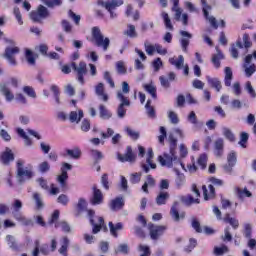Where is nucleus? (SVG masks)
<instances>
[{
    "label": "nucleus",
    "mask_w": 256,
    "mask_h": 256,
    "mask_svg": "<svg viewBox=\"0 0 256 256\" xmlns=\"http://www.w3.org/2000/svg\"><path fill=\"white\" fill-rule=\"evenodd\" d=\"M69 243H70L69 238L67 236H64L62 238V245L58 250L60 255L67 256V249L69 247Z\"/></svg>",
    "instance_id": "e433bc0d"
},
{
    "label": "nucleus",
    "mask_w": 256,
    "mask_h": 256,
    "mask_svg": "<svg viewBox=\"0 0 256 256\" xmlns=\"http://www.w3.org/2000/svg\"><path fill=\"white\" fill-rule=\"evenodd\" d=\"M0 92L4 95L6 101L11 102L15 99V95L11 93V90L5 84H0Z\"/></svg>",
    "instance_id": "cd10ccee"
},
{
    "label": "nucleus",
    "mask_w": 256,
    "mask_h": 256,
    "mask_svg": "<svg viewBox=\"0 0 256 256\" xmlns=\"http://www.w3.org/2000/svg\"><path fill=\"white\" fill-rule=\"evenodd\" d=\"M92 205H101L103 203V192H101L97 186H93V195L90 199Z\"/></svg>",
    "instance_id": "6ab92c4d"
},
{
    "label": "nucleus",
    "mask_w": 256,
    "mask_h": 256,
    "mask_svg": "<svg viewBox=\"0 0 256 256\" xmlns=\"http://www.w3.org/2000/svg\"><path fill=\"white\" fill-rule=\"evenodd\" d=\"M236 193L239 199H245V197H253V193H251V191H249L247 188H237Z\"/></svg>",
    "instance_id": "37998d69"
},
{
    "label": "nucleus",
    "mask_w": 256,
    "mask_h": 256,
    "mask_svg": "<svg viewBox=\"0 0 256 256\" xmlns=\"http://www.w3.org/2000/svg\"><path fill=\"white\" fill-rule=\"evenodd\" d=\"M25 161L19 159L16 162V181L18 185H25L27 181H31L35 177L33 167L25 168Z\"/></svg>",
    "instance_id": "f03ea898"
},
{
    "label": "nucleus",
    "mask_w": 256,
    "mask_h": 256,
    "mask_svg": "<svg viewBox=\"0 0 256 256\" xmlns=\"http://www.w3.org/2000/svg\"><path fill=\"white\" fill-rule=\"evenodd\" d=\"M208 84L212 89H215L218 93L223 89V86L221 85V80L219 78H211V76L206 77Z\"/></svg>",
    "instance_id": "393cba45"
},
{
    "label": "nucleus",
    "mask_w": 256,
    "mask_h": 256,
    "mask_svg": "<svg viewBox=\"0 0 256 256\" xmlns=\"http://www.w3.org/2000/svg\"><path fill=\"white\" fill-rule=\"evenodd\" d=\"M170 215L176 223H179L181 219H185V212L179 214V202H174L170 210Z\"/></svg>",
    "instance_id": "f3484780"
},
{
    "label": "nucleus",
    "mask_w": 256,
    "mask_h": 256,
    "mask_svg": "<svg viewBox=\"0 0 256 256\" xmlns=\"http://www.w3.org/2000/svg\"><path fill=\"white\" fill-rule=\"evenodd\" d=\"M32 199L36 205V209L38 211H41V209H43V207H45V202H43V197L41 196V194L39 192H34L32 195Z\"/></svg>",
    "instance_id": "a878e982"
},
{
    "label": "nucleus",
    "mask_w": 256,
    "mask_h": 256,
    "mask_svg": "<svg viewBox=\"0 0 256 256\" xmlns=\"http://www.w3.org/2000/svg\"><path fill=\"white\" fill-rule=\"evenodd\" d=\"M225 78L224 83L226 87H231V81H233V71L231 70V67H226L224 70Z\"/></svg>",
    "instance_id": "c9c22d12"
},
{
    "label": "nucleus",
    "mask_w": 256,
    "mask_h": 256,
    "mask_svg": "<svg viewBox=\"0 0 256 256\" xmlns=\"http://www.w3.org/2000/svg\"><path fill=\"white\" fill-rule=\"evenodd\" d=\"M44 5L47 7L53 8V7H59V5H62V0H41Z\"/></svg>",
    "instance_id": "603ef678"
},
{
    "label": "nucleus",
    "mask_w": 256,
    "mask_h": 256,
    "mask_svg": "<svg viewBox=\"0 0 256 256\" xmlns=\"http://www.w3.org/2000/svg\"><path fill=\"white\" fill-rule=\"evenodd\" d=\"M116 71L119 75H125L127 73V68L125 67V62L118 61L116 62Z\"/></svg>",
    "instance_id": "864d4df0"
},
{
    "label": "nucleus",
    "mask_w": 256,
    "mask_h": 256,
    "mask_svg": "<svg viewBox=\"0 0 256 256\" xmlns=\"http://www.w3.org/2000/svg\"><path fill=\"white\" fill-rule=\"evenodd\" d=\"M38 171L39 173H48V171H51V165L47 161H43L38 165Z\"/></svg>",
    "instance_id": "09e8293b"
},
{
    "label": "nucleus",
    "mask_w": 256,
    "mask_h": 256,
    "mask_svg": "<svg viewBox=\"0 0 256 256\" xmlns=\"http://www.w3.org/2000/svg\"><path fill=\"white\" fill-rule=\"evenodd\" d=\"M142 173L141 172H136V173H132L130 174V183L132 185H137V183L141 182V177H142Z\"/></svg>",
    "instance_id": "8fccbe9b"
},
{
    "label": "nucleus",
    "mask_w": 256,
    "mask_h": 256,
    "mask_svg": "<svg viewBox=\"0 0 256 256\" xmlns=\"http://www.w3.org/2000/svg\"><path fill=\"white\" fill-rule=\"evenodd\" d=\"M47 17H49V10L43 5H39L37 11L30 13V19L34 23H39L42 19H47Z\"/></svg>",
    "instance_id": "6e6552de"
},
{
    "label": "nucleus",
    "mask_w": 256,
    "mask_h": 256,
    "mask_svg": "<svg viewBox=\"0 0 256 256\" xmlns=\"http://www.w3.org/2000/svg\"><path fill=\"white\" fill-rule=\"evenodd\" d=\"M55 227H56V229L58 227H61L62 231H64V233H70L71 232V226H69V224L67 222H65V221L57 222L55 224Z\"/></svg>",
    "instance_id": "13d9d810"
},
{
    "label": "nucleus",
    "mask_w": 256,
    "mask_h": 256,
    "mask_svg": "<svg viewBox=\"0 0 256 256\" xmlns=\"http://www.w3.org/2000/svg\"><path fill=\"white\" fill-rule=\"evenodd\" d=\"M66 154L68 157H71V159H81V149L78 147L73 149H67Z\"/></svg>",
    "instance_id": "a19ab883"
},
{
    "label": "nucleus",
    "mask_w": 256,
    "mask_h": 256,
    "mask_svg": "<svg viewBox=\"0 0 256 256\" xmlns=\"http://www.w3.org/2000/svg\"><path fill=\"white\" fill-rule=\"evenodd\" d=\"M61 25L65 33H73V25H71V22L62 20Z\"/></svg>",
    "instance_id": "6e6d98bb"
},
{
    "label": "nucleus",
    "mask_w": 256,
    "mask_h": 256,
    "mask_svg": "<svg viewBox=\"0 0 256 256\" xmlns=\"http://www.w3.org/2000/svg\"><path fill=\"white\" fill-rule=\"evenodd\" d=\"M225 253H229V248L225 245L214 248V255L221 256V255H225Z\"/></svg>",
    "instance_id": "052dcab7"
},
{
    "label": "nucleus",
    "mask_w": 256,
    "mask_h": 256,
    "mask_svg": "<svg viewBox=\"0 0 256 256\" xmlns=\"http://www.w3.org/2000/svg\"><path fill=\"white\" fill-rule=\"evenodd\" d=\"M225 223H229L233 229H238L239 227V220L232 218L229 214H226L224 217Z\"/></svg>",
    "instance_id": "de8ad7c7"
},
{
    "label": "nucleus",
    "mask_w": 256,
    "mask_h": 256,
    "mask_svg": "<svg viewBox=\"0 0 256 256\" xmlns=\"http://www.w3.org/2000/svg\"><path fill=\"white\" fill-rule=\"evenodd\" d=\"M153 157V148H149L147 152L146 164L141 165L145 173H149L151 169H157V164L153 163Z\"/></svg>",
    "instance_id": "ddd939ff"
},
{
    "label": "nucleus",
    "mask_w": 256,
    "mask_h": 256,
    "mask_svg": "<svg viewBox=\"0 0 256 256\" xmlns=\"http://www.w3.org/2000/svg\"><path fill=\"white\" fill-rule=\"evenodd\" d=\"M56 201L60 205H63L64 207H67V205H69V196H67L66 194H61V195L58 196Z\"/></svg>",
    "instance_id": "4d7b16f0"
},
{
    "label": "nucleus",
    "mask_w": 256,
    "mask_h": 256,
    "mask_svg": "<svg viewBox=\"0 0 256 256\" xmlns=\"http://www.w3.org/2000/svg\"><path fill=\"white\" fill-rule=\"evenodd\" d=\"M117 158L121 163H133V161H135V154L133 153L131 146H127L126 153L124 155L118 154Z\"/></svg>",
    "instance_id": "dca6fc26"
},
{
    "label": "nucleus",
    "mask_w": 256,
    "mask_h": 256,
    "mask_svg": "<svg viewBox=\"0 0 256 256\" xmlns=\"http://www.w3.org/2000/svg\"><path fill=\"white\" fill-rule=\"evenodd\" d=\"M23 92L28 96L31 97L32 99H37V93H35V89L31 86H24L23 87Z\"/></svg>",
    "instance_id": "3c124183"
},
{
    "label": "nucleus",
    "mask_w": 256,
    "mask_h": 256,
    "mask_svg": "<svg viewBox=\"0 0 256 256\" xmlns=\"http://www.w3.org/2000/svg\"><path fill=\"white\" fill-rule=\"evenodd\" d=\"M222 59H225V56L222 52H220L219 49H217V54H214L212 56V63L216 69H219V67H221Z\"/></svg>",
    "instance_id": "7c9ffc66"
},
{
    "label": "nucleus",
    "mask_w": 256,
    "mask_h": 256,
    "mask_svg": "<svg viewBox=\"0 0 256 256\" xmlns=\"http://www.w3.org/2000/svg\"><path fill=\"white\" fill-rule=\"evenodd\" d=\"M149 187H155V178H153L151 175L146 176V181L142 185V191L144 193H149Z\"/></svg>",
    "instance_id": "c85d7f7f"
},
{
    "label": "nucleus",
    "mask_w": 256,
    "mask_h": 256,
    "mask_svg": "<svg viewBox=\"0 0 256 256\" xmlns=\"http://www.w3.org/2000/svg\"><path fill=\"white\" fill-rule=\"evenodd\" d=\"M20 51L19 47H7L3 54V58L8 61L9 65L16 67L17 59H15V55H19Z\"/></svg>",
    "instance_id": "9d476101"
},
{
    "label": "nucleus",
    "mask_w": 256,
    "mask_h": 256,
    "mask_svg": "<svg viewBox=\"0 0 256 256\" xmlns=\"http://www.w3.org/2000/svg\"><path fill=\"white\" fill-rule=\"evenodd\" d=\"M86 213L90 224L92 225V233L93 235H97V233L103 229L105 225V219H103V217H98V222L95 223V220L93 219V217H95V210L87 209Z\"/></svg>",
    "instance_id": "423d86ee"
},
{
    "label": "nucleus",
    "mask_w": 256,
    "mask_h": 256,
    "mask_svg": "<svg viewBox=\"0 0 256 256\" xmlns=\"http://www.w3.org/2000/svg\"><path fill=\"white\" fill-rule=\"evenodd\" d=\"M36 182L39 184L41 189H44V191H49V183L45 178L40 177L36 180Z\"/></svg>",
    "instance_id": "e2e57ef3"
},
{
    "label": "nucleus",
    "mask_w": 256,
    "mask_h": 256,
    "mask_svg": "<svg viewBox=\"0 0 256 256\" xmlns=\"http://www.w3.org/2000/svg\"><path fill=\"white\" fill-rule=\"evenodd\" d=\"M50 91H52L54 95L56 105H61V99H60L61 92L59 91V86L52 85L50 87Z\"/></svg>",
    "instance_id": "c03bdc74"
},
{
    "label": "nucleus",
    "mask_w": 256,
    "mask_h": 256,
    "mask_svg": "<svg viewBox=\"0 0 256 256\" xmlns=\"http://www.w3.org/2000/svg\"><path fill=\"white\" fill-rule=\"evenodd\" d=\"M6 241H7L8 245H9L10 249H12V251H17V252L20 251V246L17 243V240L15 239L14 236L7 235L6 236Z\"/></svg>",
    "instance_id": "72a5a7b5"
},
{
    "label": "nucleus",
    "mask_w": 256,
    "mask_h": 256,
    "mask_svg": "<svg viewBox=\"0 0 256 256\" xmlns=\"http://www.w3.org/2000/svg\"><path fill=\"white\" fill-rule=\"evenodd\" d=\"M144 91L151 95L152 99H157V88L153 84H144Z\"/></svg>",
    "instance_id": "58836bf2"
},
{
    "label": "nucleus",
    "mask_w": 256,
    "mask_h": 256,
    "mask_svg": "<svg viewBox=\"0 0 256 256\" xmlns=\"http://www.w3.org/2000/svg\"><path fill=\"white\" fill-rule=\"evenodd\" d=\"M82 117H83V110H79L78 113L77 111H72L69 114V121L71 123H80Z\"/></svg>",
    "instance_id": "473e14b6"
},
{
    "label": "nucleus",
    "mask_w": 256,
    "mask_h": 256,
    "mask_svg": "<svg viewBox=\"0 0 256 256\" xmlns=\"http://www.w3.org/2000/svg\"><path fill=\"white\" fill-rule=\"evenodd\" d=\"M139 251H141L143 253L141 256H150L151 255V249L147 245L140 244Z\"/></svg>",
    "instance_id": "774afa93"
},
{
    "label": "nucleus",
    "mask_w": 256,
    "mask_h": 256,
    "mask_svg": "<svg viewBox=\"0 0 256 256\" xmlns=\"http://www.w3.org/2000/svg\"><path fill=\"white\" fill-rule=\"evenodd\" d=\"M0 161L2 165H9L10 161H15V156L11 149L7 148L6 151L2 153Z\"/></svg>",
    "instance_id": "412c9836"
},
{
    "label": "nucleus",
    "mask_w": 256,
    "mask_h": 256,
    "mask_svg": "<svg viewBox=\"0 0 256 256\" xmlns=\"http://www.w3.org/2000/svg\"><path fill=\"white\" fill-rule=\"evenodd\" d=\"M222 135L225 137V139H227L231 143H234L235 134H233V131H231V129H229L227 127H223L222 128Z\"/></svg>",
    "instance_id": "79ce46f5"
},
{
    "label": "nucleus",
    "mask_w": 256,
    "mask_h": 256,
    "mask_svg": "<svg viewBox=\"0 0 256 256\" xmlns=\"http://www.w3.org/2000/svg\"><path fill=\"white\" fill-rule=\"evenodd\" d=\"M146 113L150 119H155L157 114H155V108L151 106V100H147L145 105Z\"/></svg>",
    "instance_id": "49530a36"
},
{
    "label": "nucleus",
    "mask_w": 256,
    "mask_h": 256,
    "mask_svg": "<svg viewBox=\"0 0 256 256\" xmlns=\"http://www.w3.org/2000/svg\"><path fill=\"white\" fill-rule=\"evenodd\" d=\"M253 60V55L249 54L245 57V61L243 64V69L246 77H251L254 73H256V65L251 64Z\"/></svg>",
    "instance_id": "f8f14e48"
},
{
    "label": "nucleus",
    "mask_w": 256,
    "mask_h": 256,
    "mask_svg": "<svg viewBox=\"0 0 256 256\" xmlns=\"http://www.w3.org/2000/svg\"><path fill=\"white\" fill-rule=\"evenodd\" d=\"M125 131H126L127 135H129V137H131V139H133L134 141H137V139H139V132H137L129 127H126Z\"/></svg>",
    "instance_id": "0e129e2a"
},
{
    "label": "nucleus",
    "mask_w": 256,
    "mask_h": 256,
    "mask_svg": "<svg viewBox=\"0 0 256 256\" xmlns=\"http://www.w3.org/2000/svg\"><path fill=\"white\" fill-rule=\"evenodd\" d=\"M148 230L150 233V238L153 241H157V239H159V237H161L163 235V233H165V231H167V226L155 225L153 223H148Z\"/></svg>",
    "instance_id": "1a4fd4ad"
},
{
    "label": "nucleus",
    "mask_w": 256,
    "mask_h": 256,
    "mask_svg": "<svg viewBox=\"0 0 256 256\" xmlns=\"http://www.w3.org/2000/svg\"><path fill=\"white\" fill-rule=\"evenodd\" d=\"M208 189L209 190H207V186H202L205 201H209V199H213V197H215V187H213V184H210Z\"/></svg>",
    "instance_id": "b1692460"
},
{
    "label": "nucleus",
    "mask_w": 256,
    "mask_h": 256,
    "mask_svg": "<svg viewBox=\"0 0 256 256\" xmlns=\"http://www.w3.org/2000/svg\"><path fill=\"white\" fill-rule=\"evenodd\" d=\"M180 35L182 37L180 39L182 51H184V53H187V47H189V39H193V34L182 30L180 31Z\"/></svg>",
    "instance_id": "a211bd4d"
},
{
    "label": "nucleus",
    "mask_w": 256,
    "mask_h": 256,
    "mask_svg": "<svg viewBox=\"0 0 256 256\" xmlns=\"http://www.w3.org/2000/svg\"><path fill=\"white\" fill-rule=\"evenodd\" d=\"M247 141H249V134H247L246 132H242L240 134V141L238 142V144L240 145V147L245 149L247 147V145H245Z\"/></svg>",
    "instance_id": "5fc2aeb1"
},
{
    "label": "nucleus",
    "mask_w": 256,
    "mask_h": 256,
    "mask_svg": "<svg viewBox=\"0 0 256 256\" xmlns=\"http://www.w3.org/2000/svg\"><path fill=\"white\" fill-rule=\"evenodd\" d=\"M95 93H96L97 97H99V99H101V101H103L104 103H107V101H109V95L107 93H105V87H104L103 83L100 82L96 86Z\"/></svg>",
    "instance_id": "aec40b11"
},
{
    "label": "nucleus",
    "mask_w": 256,
    "mask_h": 256,
    "mask_svg": "<svg viewBox=\"0 0 256 256\" xmlns=\"http://www.w3.org/2000/svg\"><path fill=\"white\" fill-rule=\"evenodd\" d=\"M71 67L73 69V71H75V73H77L78 76V81L79 83H81V85L85 84V78H83L84 75H87V63H85L84 61L79 62V65L77 66V64L75 62L71 63Z\"/></svg>",
    "instance_id": "0eeeda50"
},
{
    "label": "nucleus",
    "mask_w": 256,
    "mask_h": 256,
    "mask_svg": "<svg viewBox=\"0 0 256 256\" xmlns=\"http://www.w3.org/2000/svg\"><path fill=\"white\" fill-rule=\"evenodd\" d=\"M97 5L106 9V11L110 13L111 19H116L117 13H115V9L123 5V0H111V1L98 0Z\"/></svg>",
    "instance_id": "39448f33"
},
{
    "label": "nucleus",
    "mask_w": 256,
    "mask_h": 256,
    "mask_svg": "<svg viewBox=\"0 0 256 256\" xmlns=\"http://www.w3.org/2000/svg\"><path fill=\"white\" fill-rule=\"evenodd\" d=\"M123 35L126 37H130V39H135L138 37L137 30L135 29V25L128 24L127 29L123 32Z\"/></svg>",
    "instance_id": "2f4dec72"
},
{
    "label": "nucleus",
    "mask_w": 256,
    "mask_h": 256,
    "mask_svg": "<svg viewBox=\"0 0 256 256\" xmlns=\"http://www.w3.org/2000/svg\"><path fill=\"white\" fill-rule=\"evenodd\" d=\"M169 141V153H164L163 156L158 157L159 163L162 167H168L169 169L174 168V171L177 175L176 185L177 187H182L185 185V175L179 173V169H185V164L181 162V159L177 156V138L173 134H170L168 137Z\"/></svg>",
    "instance_id": "f257e3e1"
},
{
    "label": "nucleus",
    "mask_w": 256,
    "mask_h": 256,
    "mask_svg": "<svg viewBox=\"0 0 256 256\" xmlns=\"http://www.w3.org/2000/svg\"><path fill=\"white\" fill-rule=\"evenodd\" d=\"M67 179H69V174L65 168H61V175H58L56 181L59 183L60 187H67Z\"/></svg>",
    "instance_id": "5701e85b"
},
{
    "label": "nucleus",
    "mask_w": 256,
    "mask_h": 256,
    "mask_svg": "<svg viewBox=\"0 0 256 256\" xmlns=\"http://www.w3.org/2000/svg\"><path fill=\"white\" fill-rule=\"evenodd\" d=\"M125 206V200L123 197H117L110 202V209L111 211H119V209H123Z\"/></svg>",
    "instance_id": "4be33fe9"
},
{
    "label": "nucleus",
    "mask_w": 256,
    "mask_h": 256,
    "mask_svg": "<svg viewBox=\"0 0 256 256\" xmlns=\"http://www.w3.org/2000/svg\"><path fill=\"white\" fill-rule=\"evenodd\" d=\"M161 17L164 21V25L166 29H169V31H173V24L171 23V18H169V14L167 12H162Z\"/></svg>",
    "instance_id": "a18cd8bd"
},
{
    "label": "nucleus",
    "mask_w": 256,
    "mask_h": 256,
    "mask_svg": "<svg viewBox=\"0 0 256 256\" xmlns=\"http://www.w3.org/2000/svg\"><path fill=\"white\" fill-rule=\"evenodd\" d=\"M115 253H123L127 255L129 253V245L127 244H120L117 249H115Z\"/></svg>",
    "instance_id": "69168bd1"
},
{
    "label": "nucleus",
    "mask_w": 256,
    "mask_h": 256,
    "mask_svg": "<svg viewBox=\"0 0 256 256\" xmlns=\"http://www.w3.org/2000/svg\"><path fill=\"white\" fill-rule=\"evenodd\" d=\"M99 115H100V118L104 120L111 119V117L113 116V114H111L107 110V107H105V105L103 104L99 105Z\"/></svg>",
    "instance_id": "4c0bfd02"
},
{
    "label": "nucleus",
    "mask_w": 256,
    "mask_h": 256,
    "mask_svg": "<svg viewBox=\"0 0 256 256\" xmlns=\"http://www.w3.org/2000/svg\"><path fill=\"white\" fill-rule=\"evenodd\" d=\"M116 99L120 102L116 110L117 117L124 119L125 115H127V109H125V107H131V101L129 97L123 95L121 92L116 94Z\"/></svg>",
    "instance_id": "20e7f679"
},
{
    "label": "nucleus",
    "mask_w": 256,
    "mask_h": 256,
    "mask_svg": "<svg viewBox=\"0 0 256 256\" xmlns=\"http://www.w3.org/2000/svg\"><path fill=\"white\" fill-rule=\"evenodd\" d=\"M197 163H198V165L201 166L202 169H205V167H207V156H206V154L200 155V157L198 158Z\"/></svg>",
    "instance_id": "338daca9"
},
{
    "label": "nucleus",
    "mask_w": 256,
    "mask_h": 256,
    "mask_svg": "<svg viewBox=\"0 0 256 256\" xmlns=\"http://www.w3.org/2000/svg\"><path fill=\"white\" fill-rule=\"evenodd\" d=\"M92 35V43L96 45V47H101L103 51H107L111 45V40L108 37L103 35L100 27H93L91 30Z\"/></svg>",
    "instance_id": "7ed1b4c3"
},
{
    "label": "nucleus",
    "mask_w": 256,
    "mask_h": 256,
    "mask_svg": "<svg viewBox=\"0 0 256 256\" xmlns=\"http://www.w3.org/2000/svg\"><path fill=\"white\" fill-rule=\"evenodd\" d=\"M108 226L113 237H118L117 231H123V223L121 222H118L116 225L113 222H109Z\"/></svg>",
    "instance_id": "c756f323"
},
{
    "label": "nucleus",
    "mask_w": 256,
    "mask_h": 256,
    "mask_svg": "<svg viewBox=\"0 0 256 256\" xmlns=\"http://www.w3.org/2000/svg\"><path fill=\"white\" fill-rule=\"evenodd\" d=\"M144 47H145V51H146L147 55L151 56L156 51V44L153 45V44H150L149 42H145Z\"/></svg>",
    "instance_id": "680f3d73"
},
{
    "label": "nucleus",
    "mask_w": 256,
    "mask_h": 256,
    "mask_svg": "<svg viewBox=\"0 0 256 256\" xmlns=\"http://www.w3.org/2000/svg\"><path fill=\"white\" fill-rule=\"evenodd\" d=\"M168 119L172 125H177L179 123V116L173 111L168 112Z\"/></svg>",
    "instance_id": "bf43d9fd"
},
{
    "label": "nucleus",
    "mask_w": 256,
    "mask_h": 256,
    "mask_svg": "<svg viewBox=\"0 0 256 256\" xmlns=\"http://www.w3.org/2000/svg\"><path fill=\"white\" fill-rule=\"evenodd\" d=\"M172 11L175 13L176 21H181V15H183V9L179 7V0H173Z\"/></svg>",
    "instance_id": "f704fd0d"
},
{
    "label": "nucleus",
    "mask_w": 256,
    "mask_h": 256,
    "mask_svg": "<svg viewBox=\"0 0 256 256\" xmlns=\"http://www.w3.org/2000/svg\"><path fill=\"white\" fill-rule=\"evenodd\" d=\"M169 192H160L156 197L157 205H165L167 203V199H169Z\"/></svg>",
    "instance_id": "ea45409f"
},
{
    "label": "nucleus",
    "mask_w": 256,
    "mask_h": 256,
    "mask_svg": "<svg viewBox=\"0 0 256 256\" xmlns=\"http://www.w3.org/2000/svg\"><path fill=\"white\" fill-rule=\"evenodd\" d=\"M227 163L228 164L224 165V171L231 175V173H233V167H235V165L237 164V152L231 151L228 154Z\"/></svg>",
    "instance_id": "4468645a"
},
{
    "label": "nucleus",
    "mask_w": 256,
    "mask_h": 256,
    "mask_svg": "<svg viewBox=\"0 0 256 256\" xmlns=\"http://www.w3.org/2000/svg\"><path fill=\"white\" fill-rule=\"evenodd\" d=\"M223 153H225V140L218 138L214 141V155L217 159H221Z\"/></svg>",
    "instance_id": "2eb2a0df"
},
{
    "label": "nucleus",
    "mask_w": 256,
    "mask_h": 256,
    "mask_svg": "<svg viewBox=\"0 0 256 256\" xmlns=\"http://www.w3.org/2000/svg\"><path fill=\"white\" fill-rule=\"evenodd\" d=\"M202 11L204 13V17L207 21H209L211 27L214 29H218L219 25L217 24V19L213 16H209V11H211V6L207 4V0H201Z\"/></svg>",
    "instance_id": "9b49d317"
},
{
    "label": "nucleus",
    "mask_w": 256,
    "mask_h": 256,
    "mask_svg": "<svg viewBox=\"0 0 256 256\" xmlns=\"http://www.w3.org/2000/svg\"><path fill=\"white\" fill-rule=\"evenodd\" d=\"M169 63L174 65L176 69H183V66L185 65V58L183 55H179L178 58L172 57L169 59Z\"/></svg>",
    "instance_id": "bb28decb"
}]
</instances>
